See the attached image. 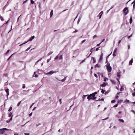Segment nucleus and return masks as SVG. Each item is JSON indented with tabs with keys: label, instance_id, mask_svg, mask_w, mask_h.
I'll return each mask as SVG.
<instances>
[{
	"label": "nucleus",
	"instance_id": "40",
	"mask_svg": "<svg viewBox=\"0 0 135 135\" xmlns=\"http://www.w3.org/2000/svg\"><path fill=\"white\" fill-rule=\"evenodd\" d=\"M21 101H20V102H19L17 104V106H19L20 105V104L21 103Z\"/></svg>",
	"mask_w": 135,
	"mask_h": 135
},
{
	"label": "nucleus",
	"instance_id": "27",
	"mask_svg": "<svg viewBox=\"0 0 135 135\" xmlns=\"http://www.w3.org/2000/svg\"><path fill=\"white\" fill-rule=\"evenodd\" d=\"M12 107H10L9 109H8V111L9 112L10 111L12 110Z\"/></svg>",
	"mask_w": 135,
	"mask_h": 135
},
{
	"label": "nucleus",
	"instance_id": "50",
	"mask_svg": "<svg viewBox=\"0 0 135 135\" xmlns=\"http://www.w3.org/2000/svg\"><path fill=\"white\" fill-rule=\"evenodd\" d=\"M34 103H33L30 106V108H31L32 107V105L34 104Z\"/></svg>",
	"mask_w": 135,
	"mask_h": 135
},
{
	"label": "nucleus",
	"instance_id": "47",
	"mask_svg": "<svg viewBox=\"0 0 135 135\" xmlns=\"http://www.w3.org/2000/svg\"><path fill=\"white\" fill-rule=\"evenodd\" d=\"M97 37V35H94V36L93 37V38H95V37Z\"/></svg>",
	"mask_w": 135,
	"mask_h": 135
},
{
	"label": "nucleus",
	"instance_id": "28",
	"mask_svg": "<svg viewBox=\"0 0 135 135\" xmlns=\"http://www.w3.org/2000/svg\"><path fill=\"white\" fill-rule=\"evenodd\" d=\"M12 113L11 112H10L9 114V117H10L12 115Z\"/></svg>",
	"mask_w": 135,
	"mask_h": 135
},
{
	"label": "nucleus",
	"instance_id": "20",
	"mask_svg": "<svg viewBox=\"0 0 135 135\" xmlns=\"http://www.w3.org/2000/svg\"><path fill=\"white\" fill-rule=\"evenodd\" d=\"M92 59H93V63H95V62H96V60H95V59H94V57H92L91 58V60H92Z\"/></svg>",
	"mask_w": 135,
	"mask_h": 135
},
{
	"label": "nucleus",
	"instance_id": "16",
	"mask_svg": "<svg viewBox=\"0 0 135 135\" xmlns=\"http://www.w3.org/2000/svg\"><path fill=\"white\" fill-rule=\"evenodd\" d=\"M97 93V92H95L92 94H91L94 97L95 96V94Z\"/></svg>",
	"mask_w": 135,
	"mask_h": 135
},
{
	"label": "nucleus",
	"instance_id": "59",
	"mask_svg": "<svg viewBox=\"0 0 135 135\" xmlns=\"http://www.w3.org/2000/svg\"><path fill=\"white\" fill-rule=\"evenodd\" d=\"M133 8H135V3L133 4Z\"/></svg>",
	"mask_w": 135,
	"mask_h": 135
},
{
	"label": "nucleus",
	"instance_id": "46",
	"mask_svg": "<svg viewBox=\"0 0 135 135\" xmlns=\"http://www.w3.org/2000/svg\"><path fill=\"white\" fill-rule=\"evenodd\" d=\"M58 58V56H57L54 59L55 60H56V59H57Z\"/></svg>",
	"mask_w": 135,
	"mask_h": 135
},
{
	"label": "nucleus",
	"instance_id": "21",
	"mask_svg": "<svg viewBox=\"0 0 135 135\" xmlns=\"http://www.w3.org/2000/svg\"><path fill=\"white\" fill-rule=\"evenodd\" d=\"M118 120L119 121H120L123 123H124V120H123V119H119Z\"/></svg>",
	"mask_w": 135,
	"mask_h": 135
},
{
	"label": "nucleus",
	"instance_id": "37",
	"mask_svg": "<svg viewBox=\"0 0 135 135\" xmlns=\"http://www.w3.org/2000/svg\"><path fill=\"white\" fill-rule=\"evenodd\" d=\"M104 100V99L103 98H102L101 99H99L98 100H97V101H103Z\"/></svg>",
	"mask_w": 135,
	"mask_h": 135
},
{
	"label": "nucleus",
	"instance_id": "44",
	"mask_svg": "<svg viewBox=\"0 0 135 135\" xmlns=\"http://www.w3.org/2000/svg\"><path fill=\"white\" fill-rule=\"evenodd\" d=\"M101 44V43H100L97 44V46H99Z\"/></svg>",
	"mask_w": 135,
	"mask_h": 135
},
{
	"label": "nucleus",
	"instance_id": "30",
	"mask_svg": "<svg viewBox=\"0 0 135 135\" xmlns=\"http://www.w3.org/2000/svg\"><path fill=\"white\" fill-rule=\"evenodd\" d=\"M95 68H97V67H99V65H98V64H96L95 66Z\"/></svg>",
	"mask_w": 135,
	"mask_h": 135
},
{
	"label": "nucleus",
	"instance_id": "9",
	"mask_svg": "<svg viewBox=\"0 0 135 135\" xmlns=\"http://www.w3.org/2000/svg\"><path fill=\"white\" fill-rule=\"evenodd\" d=\"M107 83H104L100 85L102 87H105L107 85Z\"/></svg>",
	"mask_w": 135,
	"mask_h": 135
},
{
	"label": "nucleus",
	"instance_id": "1",
	"mask_svg": "<svg viewBox=\"0 0 135 135\" xmlns=\"http://www.w3.org/2000/svg\"><path fill=\"white\" fill-rule=\"evenodd\" d=\"M107 69L108 70V72H109L111 71L112 70V68L110 66V64L109 63H108L107 65H106Z\"/></svg>",
	"mask_w": 135,
	"mask_h": 135
},
{
	"label": "nucleus",
	"instance_id": "64",
	"mask_svg": "<svg viewBox=\"0 0 135 135\" xmlns=\"http://www.w3.org/2000/svg\"><path fill=\"white\" fill-rule=\"evenodd\" d=\"M34 76L36 78V77H37V76H38L36 74L35 75V76Z\"/></svg>",
	"mask_w": 135,
	"mask_h": 135
},
{
	"label": "nucleus",
	"instance_id": "41",
	"mask_svg": "<svg viewBox=\"0 0 135 135\" xmlns=\"http://www.w3.org/2000/svg\"><path fill=\"white\" fill-rule=\"evenodd\" d=\"M85 41V40H83L82 41H81V44H83L84 42Z\"/></svg>",
	"mask_w": 135,
	"mask_h": 135
},
{
	"label": "nucleus",
	"instance_id": "49",
	"mask_svg": "<svg viewBox=\"0 0 135 135\" xmlns=\"http://www.w3.org/2000/svg\"><path fill=\"white\" fill-rule=\"evenodd\" d=\"M132 36V35H131L130 36H128V38H129L130 37H131Z\"/></svg>",
	"mask_w": 135,
	"mask_h": 135
},
{
	"label": "nucleus",
	"instance_id": "63",
	"mask_svg": "<svg viewBox=\"0 0 135 135\" xmlns=\"http://www.w3.org/2000/svg\"><path fill=\"white\" fill-rule=\"evenodd\" d=\"M14 135H18V134L17 133H15Z\"/></svg>",
	"mask_w": 135,
	"mask_h": 135
},
{
	"label": "nucleus",
	"instance_id": "34",
	"mask_svg": "<svg viewBox=\"0 0 135 135\" xmlns=\"http://www.w3.org/2000/svg\"><path fill=\"white\" fill-rule=\"evenodd\" d=\"M31 2L32 4H33L34 2L32 0H31Z\"/></svg>",
	"mask_w": 135,
	"mask_h": 135
},
{
	"label": "nucleus",
	"instance_id": "57",
	"mask_svg": "<svg viewBox=\"0 0 135 135\" xmlns=\"http://www.w3.org/2000/svg\"><path fill=\"white\" fill-rule=\"evenodd\" d=\"M29 41H28V40L27 41H25L24 43H23V44H25L27 42H28Z\"/></svg>",
	"mask_w": 135,
	"mask_h": 135
},
{
	"label": "nucleus",
	"instance_id": "51",
	"mask_svg": "<svg viewBox=\"0 0 135 135\" xmlns=\"http://www.w3.org/2000/svg\"><path fill=\"white\" fill-rule=\"evenodd\" d=\"M108 118H109L108 117H107V118H105V119H103V120H106V119H108Z\"/></svg>",
	"mask_w": 135,
	"mask_h": 135
},
{
	"label": "nucleus",
	"instance_id": "55",
	"mask_svg": "<svg viewBox=\"0 0 135 135\" xmlns=\"http://www.w3.org/2000/svg\"><path fill=\"white\" fill-rule=\"evenodd\" d=\"M24 134L25 135H29V133H24Z\"/></svg>",
	"mask_w": 135,
	"mask_h": 135
},
{
	"label": "nucleus",
	"instance_id": "17",
	"mask_svg": "<svg viewBox=\"0 0 135 135\" xmlns=\"http://www.w3.org/2000/svg\"><path fill=\"white\" fill-rule=\"evenodd\" d=\"M132 21V17H131L129 19V23L131 24V23Z\"/></svg>",
	"mask_w": 135,
	"mask_h": 135
},
{
	"label": "nucleus",
	"instance_id": "53",
	"mask_svg": "<svg viewBox=\"0 0 135 135\" xmlns=\"http://www.w3.org/2000/svg\"><path fill=\"white\" fill-rule=\"evenodd\" d=\"M118 98V96L117 95L115 97V99H117Z\"/></svg>",
	"mask_w": 135,
	"mask_h": 135
},
{
	"label": "nucleus",
	"instance_id": "52",
	"mask_svg": "<svg viewBox=\"0 0 135 135\" xmlns=\"http://www.w3.org/2000/svg\"><path fill=\"white\" fill-rule=\"evenodd\" d=\"M99 48H100V47H98V48H96V50H95L96 51H98V50H99Z\"/></svg>",
	"mask_w": 135,
	"mask_h": 135
},
{
	"label": "nucleus",
	"instance_id": "39",
	"mask_svg": "<svg viewBox=\"0 0 135 135\" xmlns=\"http://www.w3.org/2000/svg\"><path fill=\"white\" fill-rule=\"evenodd\" d=\"M123 102V100H118V103H121V102Z\"/></svg>",
	"mask_w": 135,
	"mask_h": 135
},
{
	"label": "nucleus",
	"instance_id": "24",
	"mask_svg": "<svg viewBox=\"0 0 135 135\" xmlns=\"http://www.w3.org/2000/svg\"><path fill=\"white\" fill-rule=\"evenodd\" d=\"M88 95H84L83 96V99H84Z\"/></svg>",
	"mask_w": 135,
	"mask_h": 135
},
{
	"label": "nucleus",
	"instance_id": "29",
	"mask_svg": "<svg viewBox=\"0 0 135 135\" xmlns=\"http://www.w3.org/2000/svg\"><path fill=\"white\" fill-rule=\"evenodd\" d=\"M92 97H93V98H92V99L94 100H95L96 99V97H95V96L94 97L92 96Z\"/></svg>",
	"mask_w": 135,
	"mask_h": 135
},
{
	"label": "nucleus",
	"instance_id": "35",
	"mask_svg": "<svg viewBox=\"0 0 135 135\" xmlns=\"http://www.w3.org/2000/svg\"><path fill=\"white\" fill-rule=\"evenodd\" d=\"M115 100H112V101H111V103H113L114 102H115Z\"/></svg>",
	"mask_w": 135,
	"mask_h": 135
},
{
	"label": "nucleus",
	"instance_id": "23",
	"mask_svg": "<svg viewBox=\"0 0 135 135\" xmlns=\"http://www.w3.org/2000/svg\"><path fill=\"white\" fill-rule=\"evenodd\" d=\"M15 53H14L12 55L7 59V61H8L9 60V59H10V58L12 56V55L14 54H15Z\"/></svg>",
	"mask_w": 135,
	"mask_h": 135
},
{
	"label": "nucleus",
	"instance_id": "56",
	"mask_svg": "<svg viewBox=\"0 0 135 135\" xmlns=\"http://www.w3.org/2000/svg\"><path fill=\"white\" fill-rule=\"evenodd\" d=\"M9 3V1H8L7 2V4H6V5H8Z\"/></svg>",
	"mask_w": 135,
	"mask_h": 135
},
{
	"label": "nucleus",
	"instance_id": "60",
	"mask_svg": "<svg viewBox=\"0 0 135 135\" xmlns=\"http://www.w3.org/2000/svg\"><path fill=\"white\" fill-rule=\"evenodd\" d=\"M9 20L6 22V23H5V24H7L8 23V22H9Z\"/></svg>",
	"mask_w": 135,
	"mask_h": 135
},
{
	"label": "nucleus",
	"instance_id": "45",
	"mask_svg": "<svg viewBox=\"0 0 135 135\" xmlns=\"http://www.w3.org/2000/svg\"><path fill=\"white\" fill-rule=\"evenodd\" d=\"M32 113H30L29 114V116L30 117L32 115Z\"/></svg>",
	"mask_w": 135,
	"mask_h": 135
},
{
	"label": "nucleus",
	"instance_id": "54",
	"mask_svg": "<svg viewBox=\"0 0 135 135\" xmlns=\"http://www.w3.org/2000/svg\"><path fill=\"white\" fill-rule=\"evenodd\" d=\"M116 117L117 118H120V117H119V116L118 115H116Z\"/></svg>",
	"mask_w": 135,
	"mask_h": 135
},
{
	"label": "nucleus",
	"instance_id": "8",
	"mask_svg": "<svg viewBox=\"0 0 135 135\" xmlns=\"http://www.w3.org/2000/svg\"><path fill=\"white\" fill-rule=\"evenodd\" d=\"M35 36H33L31 37L28 40V41H31L33 39L35 38Z\"/></svg>",
	"mask_w": 135,
	"mask_h": 135
},
{
	"label": "nucleus",
	"instance_id": "2",
	"mask_svg": "<svg viewBox=\"0 0 135 135\" xmlns=\"http://www.w3.org/2000/svg\"><path fill=\"white\" fill-rule=\"evenodd\" d=\"M8 130L9 129H8L5 128L0 129V134H2L6 130L8 131Z\"/></svg>",
	"mask_w": 135,
	"mask_h": 135
},
{
	"label": "nucleus",
	"instance_id": "43",
	"mask_svg": "<svg viewBox=\"0 0 135 135\" xmlns=\"http://www.w3.org/2000/svg\"><path fill=\"white\" fill-rule=\"evenodd\" d=\"M132 95L133 97H134L135 96V92H134L132 94Z\"/></svg>",
	"mask_w": 135,
	"mask_h": 135
},
{
	"label": "nucleus",
	"instance_id": "42",
	"mask_svg": "<svg viewBox=\"0 0 135 135\" xmlns=\"http://www.w3.org/2000/svg\"><path fill=\"white\" fill-rule=\"evenodd\" d=\"M117 51V49L116 48L115 49V50H114V51L113 52L114 53H115V52H116Z\"/></svg>",
	"mask_w": 135,
	"mask_h": 135
},
{
	"label": "nucleus",
	"instance_id": "6",
	"mask_svg": "<svg viewBox=\"0 0 135 135\" xmlns=\"http://www.w3.org/2000/svg\"><path fill=\"white\" fill-rule=\"evenodd\" d=\"M54 73V71H51L48 73H46V75H51L53 74Z\"/></svg>",
	"mask_w": 135,
	"mask_h": 135
},
{
	"label": "nucleus",
	"instance_id": "26",
	"mask_svg": "<svg viewBox=\"0 0 135 135\" xmlns=\"http://www.w3.org/2000/svg\"><path fill=\"white\" fill-rule=\"evenodd\" d=\"M111 54V53L110 54H109V55H108V56H107L106 57V62H107V59L108 58V57H109V56Z\"/></svg>",
	"mask_w": 135,
	"mask_h": 135
},
{
	"label": "nucleus",
	"instance_id": "7",
	"mask_svg": "<svg viewBox=\"0 0 135 135\" xmlns=\"http://www.w3.org/2000/svg\"><path fill=\"white\" fill-rule=\"evenodd\" d=\"M88 97H87V99H88L89 100H90V99H92V97H91L93 96L91 94H90V95H88Z\"/></svg>",
	"mask_w": 135,
	"mask_h": 135
},
{
	"label": "nucleus",
	"instance_id": "18",
	"mask_svg": "<svg viewBox=\"0 0 135 135\" xmlns=\"http://www.w3.org/2000/svg\"><path fill=\"white\" fill-rule=\"evenodd\" d=\"M128 102L131 103V102H129V100H127V99L124 102V103H128Z\"/></svg>",
	"mask_w": 135,
	"mask_h": 135
},
{
	"label": "nucleus",
	"instance_id": "15",
	"mask_svg": "<svg viewBox=\"0 0 135 135\" xmlns=\"http://www.w3.org/2000/svg\"><path fill=\"white\" fill-rule=\"evenodd\" d=\"M81 17H80L78 20V21H77L78 24L79 23V22L80 21L81 19Z\"/></svg>",
	"mask_w": 135,
	"mask_h": 135
},
{
	"label": "nucleus",
	"instance_id": "22",
	"mask_svg": "<svg viewBox=\"0 0 135 135\" xmlns=\"http://www.w3.org/2000/svg\"><path fill=\"white\" fill-rule=\"evenodd\" d=\"M0 19L2 21H3L4 20V19L0 15Z\"/></svg>",
	"mask_w": 135,
	"mask_h": 135
},
{
	"label": "nucleus",
	"instance_id": "14",
	"mask_svg": "<svg viewBox=\"0 0 135 135\" xmlns=\"http://www.w3.org/2000/svg\"><path fill=\"white\" fill-rule=\"evenodd\" d=\"M59 60H61L62 59V55H61L59 56Z\"/></svg>",
	"mask_w": 135,
	"mask_h": 135
},
{
	"label": "nucleus",
	"instance_id": "4",
	"mask_svg": "<svg viewBox=\"0 0 135 135\" xmlns=\"http://www.w3.org/2000/svg\"><path fill=\"white\" fill-rule=\"evenodd\" d=\"M103 56V53H101V54L100 58L99 60V62H101L102 60Z\"/></svg>",
	"mask_w": 135,
	"mask_h": 135
},
{
	"label": "nucleus",
	"instance_id": "13",
	"mask_svg": "<svg viewBox=\"0 0 135 135\" xmlns=\"http://www.w3.org/2000/svg\"><path fill=\"white\" fill-rule=\"evenodd\" d=\"M53 10H52L51 11L50 13V17H51L53 15Z\"/></svg>",
	"mask_w": 135,
	"mask_h": 135
},
{
	"label": "nucleus",
	"instance_id": "33",
	"mask_svg": "<svg viewBox=\"0 0 135 135\" xmlns=\"http://www.w3.org/2000/svg\"><path fill=\"white\" fill-rule=\"evenodd\" d=\"M94 48H93L91 49L90 50V52L92 53V52H93V50L94 49Z\"/></svg>",
	"mask_w": 135,
	"mask_h": 135
},
{
	"label": "nucleus",
	"instance_id": "3",
	"mask_svg": "<svg viewBox=\"0 0 135 135\" xmlns=\"http://www.w3.org/2000/svg\"><path fill=\"white\" fill-rule=\"evenodd\" d=\"M123 12L124 14V15H126L128 13V8L127 7H125L123 10Z\"/></svg>",
	"mask_w": 135,
	"mask_h": 135
},
{
	"label": "nucleus",
	"instance_id": "5",
	"mask_svg": "<svg viewBox=\"0 0 135 135\" xmlns=\"http://www.w3.org/2000/svg\"><path fill=\"white\" fill-rule=\"evenodd\" d=\"M5 91L7 93V95L6 96L7 97V99L8 98V96L9 95V90L8 89H6L5 90Z\"/></svg>",
	"mask_w": 135,
	"mask_h": 135
},
{
	"label": "nucleus",
	"instance_id": "62",
	"mask_svg": "<svg viewBox=\"0 0 135 135\" xmlns=\"http://www.w3.org/2000/svg\"><path fill=\"white\" fill-rule=\"evenodd\" d=\"M113 56H116V55L115 54V53H114L113 52Z\"/></svg>",
	"mask_w": 135,
	"mask_h": 135
},
{
	"label": "nucleus",
	"instance_id": "10",
	"mask_svg": "<svg viewBox=\"0 0 135 135\" xmlns=\"http://www.w3.org/2000/svg\"><path fill=\"white\" fill-rule=\"evenodd\" d=\"M133 62V59H132L129 62V65H132V63Z\"/></svg>",
	"mask_w": 135,
	"mask_h": 135
},
{
	"label": "nucleus",
	"instance_id": "48",
	"mask_svg": "<svg viewBox=\"0 0 135 135\" xmlns=\"http://www.w3.org/2000/svg\"><path fill=\"white\" fill-rule=\"evenodd\" d=\"M50 60V59H48L47 60V62H48Z\"/></svg>",
	"mask_w": 135,
	"mask_h": 135
},
{
	"label": "nucleus",
	"instance_id": "58",
	"mask_svg": "<svg viewBox=\"0 0 135 135\" xmlns=\"http://www.w3.org/2000/svg\"><path fill=\"white\" fill-rule=\"evenodd\" d=\"M94 76H95L96 77V78H97L98 77L97 75L96 74H94Z\"/></svg>",
	"mask_w": 135,
	"mask_h": 135
},
{
	"label": "nucleus",
	"instance_id": "19",
	"mask_svg": "<svg viewBox=\"0 0 135 135\" xmlns=\"http://www.w3.org/2000/svg\"><path fill=\"white\" fill-rule=\"evenodd\" d=\"M53 52V51H51L50 52L47 54V55L48 56L50 55Z\"/></svg>",
	"mask_w": 135,
	"mask_h": 135
},
{
	"label": "nucleus",
	"instance_id": "11",
	"mask_svg": "<svg viewBox=\"0 0 135 135\" xmlns=\"http://www.w3.org/2000/svg\"><path fill=\"white\" fill-rule=\"evenodd\" d=\"M117 76L119 77L120 76V72H118L117 74Z\"/></svg>",
	"mask_w": 135,
	"mask_h": 135
},
{
	"label": "nucleus",
	"instance_id": "12",
	"mask_svg": "<svg viewBox=\"0 0 135 135\" xmlns=\"http://www.w3.org/2000/svg\"><path fill=\"white\" fill-rule=\"evenodd\" d=\"M67 77V76H66V77H65L64 79H62L61 80H59L60 81H61L62 82H64V81L66 79V78Z\"/></svg>",
	"mask_w": 135,
	"mask_h": 135
},
{
	"label": "nucleus",
	"instance_id": "38",
	"mask_svg": "<svg viewBox=\"0 0 135 135\" xmlns=\"http://www.w3.org/2000/svg\"><path fill=\"white\" fill-rule=\"evenodd\" d=\"M30 47H28V48L26 50V51H27L28 50L30 49Z\"/></svg>",
	"mask_w": 135,
	"mask_h": 135
},
{
	"label": "nucleus",
	"instance_id": "31",
	"mask_svg": "<svg viewBox=\"0 0 135 135\" xmlns=\"http://www.w3.org/2000/svg\"><path fill=\"white\" fill-rule=\"evenodd\" d=\"M107 80H108V78H104V81H106Z\"/></svg>",
	"mask_w": 135,
	"mask_h": 135
},
{
	"label": "nucleus",
	"instance_id": "25",
	"mask_svg": "<svg viewBox=\"0 0 135 135\" xmlns=\"http://www.w3.org/2000/svg\"><path fill=\"white\" fill-rule=\"evenodd\" d=\"M105 91V90H104L103 89H102L101 92L102 94H103L104 92Z\"/></svg>",
	"mask_w": 135,
	"mask_h": 135
},
{
	"label": "nucleus",
	"instance_id": "36",
	"mask_svg": "<svg viewBox=\"0 0 135 135\" xmlns=\"http://www.w3.org/2000/svg\"><path fill=\"white\" fill-rule=\"evenodd\" d=\"M118 104H116L113 107H116L118 106Z\"/></svg>",
	"mask_w": 135,
	"mask_h": 135
},
{
	"label": "nucleus",
	"instance_id": "61",
	"mask_svg": "<svg viewBox=\"0 0 135 135\" xmlns=\"http://www.w3.org/2000/svg\"><path fill=\"white\" fill-rule=\"evenodd\" d=\"M78 32V31L76 30H75L74 31V33H76Z\"/></svg>",
	"mask_w": 135,
	"mask_h": 135
},
{
	"label": "nucleus",
	"instance_id": "32",
	"mask_svg": "<svg viewBox=\"0 0 135 135\" xmlns=\"http://www.w3.org/2000/svg\"><path fill=\"white\" fill-rule=\"evenodd\" d=\"M41 125V124L40 123H38L36 124V126L37 127L38 126H39L40 125Z\"/></svg>",
	"mask_w": 135,
	"mask_h": 135
}]
</instances>
